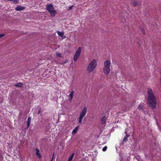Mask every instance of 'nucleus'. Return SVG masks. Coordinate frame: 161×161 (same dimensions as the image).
I'll return each mask as SVG.
<instances>
[{"instance_id":"6ab92c4d","label":"nucleus","mask_w":161,"mask_h":161,"mask_svg":"<svg viewBox=\"0 0 161 161\" xmlns=\"http://www.w3.org/2000/svg\"><path fill=\"white\" fill-rule=\"evenodd\" d=\"M56 54L57 57L59 58L61 57V53H56Z\"/></svg>"},{"instance_id":"412c9836","label":"nucleus","mask_w":161,"mask_h":161,"mask_svg":"<svg viewBox=\"0 0 161 161\" xmlns=\"http://www.w3.org/2000/svg\"><path fill=\"white\" fill-rule=\"evenodd\" d=\"M107 146H105L102 149V150L103 151H105L107 150Z\"/></svg>"},{"instance_id":"c85d7f7f","label":"nucleus","mask_w":161,"mask_h":161,"mask_svg":"<svg viewBox=\"0 0 161 161\" xmlns=\"http://www.w3.org/2000/svg\"><path fill=\"white\" fill-rule=\"evenodd\" d=\"M125 133L126 134L127 133L126 131H125Z\"/></svg>"},{"instance_id":"5701e85b","label":"nucleus","mask_w":161,"mask_h":161,"mask_svg":"<svg viewBox=\"0 0 161 161\" xmlns=\"http://www.w3.org/2000/svg\"><path fill=\"white\" fill-rule=\"evenodd\" d=\"M19 1V0H12V1L16 3H18Z\"/></svg>"},{"instance_id":"cd10ccee","label":"nucleus","mask_w":161,"mask_h":161,"mask_svg":"<svg viewBox=\"0 0 161 161\" xmlns=\"http://www.w3.org/2000/svg\"><path fill=\"white\" fill-rule=\"evenodd\" d=\"M40 110L38 112V114H39L40 113Z\"/></svg>"},{"instance_id":"f257e3e1","label":"nucleus","mask_w":161,"mask_h":161,"mask_svg":"<svg viewBox=\"0 0 161 161\" xmlns=\"http://www.w3.org/2000/svg\"><path fill=\"white\" fill-rule=\"evenodd\" d=\"M148 100L150 106L153 109L156 107L157 103L156 97L154 96L152 89L151 88H148L147 90Z\"/></svg>"},{"instance_id":"b1692460","label":"nucleus","mask_w":161,"mask_h":161,"mask_svg":"<svg viewBox=\"0 0 161 161\" xmlns=\"http://www.w3.org/2000/svg\"><path fill=\"white\" fill-rule=\"evenodd\" d=\"M141 30L142 31L143 34H145V31H144V29H142V28H141Z\"/></svg>"},{"instance_id":"9d476101","label":"nucleus","mask_w":161,"mask_h":161,"mask_svg":"<svg viewBox=\"0 0 161 161\" xmlns=\"http://www.w3.org/2000/svg\"><path fill=\"white\" fill-rule=\"evenodd\" d=\"M74 94V92L73 91H72L69 94V101H71L73 97V95Z\"/></svg>"},{"instance_id":"a878e982","label":"nucleus","mask_w":161,"mask_h":161,"mask_svg":"<svg viewBox=\"0 0 161 161\" xmlns=\"http://www.w3.org/2000/svg\"><path fill=\"white\" fill-rule=\"evenodd\" d=\"M54 153H53V157L52 158V159H51V161H53V158H54Z\"/></svg>"},{"instance_id":"1a4fd4ad","label":"nucleus","mask_w":161,"mask_h":161,"mask_svg":"<svg viewBox=\"0 0 161 161\" xmlns=\"http://www.w3.org/2000/svg\"><path fill=\"white\" fill-rule=\"evenodd\" d=\"M25 8L24 7L19 5L15 8V10L17 11H20L24 10Z\"/></svg>"},{"instance_id":"ddd939ff","label":"nucleus","mask_w":161,"mask_h":161,"mask_svg":"<svg viewBox=\"0 0 161 161\" xmlns=\"http://www.w3.org/2000/svg\"><path fill=\"white\" fill-rule=\"evenodd\" d=\"M31 118L30 117H29L28 118L27 121V128L31 124Z\"/></svg>"},{"instance_id":"39448f33","label":"nucleus","mask_w":161,"mask_h":161,"mask_svg":"<svg viewBox=\"0 0 161 161\" xmlns=\"http://www.w3.org/2000/svg\"><path fill=\"white\" fill-rule=\"evenodd\" d=\"M87 111V108L85 106L83 108V110L80 113L78 119V123L81 124L83 117L86 115Z\"/></svg>"},{"instance_id":"0eeeda50","label":"nucleus","mask_w":161,"mask_h":161,"mask_svg":"<svg viewBox=\"0 0 161 161\" xmlns=\"http://www.w3.org/2000/svg\"><path fill=\"white\" fill-rule=\"evenodd\" d=\"M57 33L59 36L61 37L62 39H63L65 38L66 37L64 36V33L63 32H60L59 31H57Z\"/></svg>"},{"instance_id":"6e6552de","label":"nucleus","mask_w":161,"mask_h":161,"mask_svg":"<svg viewBox=\"0 0 161 161\" xmlns=\"http://www.w3.org/2000/svg\"><path fill=\"white\" fill-rule=\"evenodd\" d=\"M35 154L37 156V157L38 158H42V156L40 153V151L39 149L38 148H36L35 149Z\"/></svg>"},{"instance_id":"f03ea898","label":"nucleus","mask_w":161,"mask_h":161,"mask_svg":"<svg viewBox=\"0 0 161 161\" xmlns=\"http://www.w3.org/2000/svg\"><path fill=\"white\" fill-rule=\"evenodd\" d=\"M97 66V60L93 59L92 60L87 66L86 70L88 73L92 72L96 68Z\"/></svg>"},{"instance_id":"393cba45","label":"nucleus","mask_w":161,"mask_h":161,"mask_svg":"<svg viewBox=\"0 0 161 161\" xmlns=\"http://www.w3.org/2000/svg\"><path fill=\"white\" fill-rule=\"evenodd\" d=\"M72 8V6H70L69 7V10H71Z\"/></svg>"},{"instance_id":"9b49d317","label":"nucleus","mask_w":161,"mask_h":161,"mask_svg":"<svg viewBox=\"0 0 161 161\" xmlns=\"http://www.w3.org/2000/svg\"><path fill=\"white\" fill-rule=\"evenodd\" d=\"M144 107V104L143 103L140 104L138 107V109L140 110L143 111V107Z\"/></svg>"},{"instance_id":"a211bd4d","label":"nucleus","mask_w":161,"mask_h":161,"mask_svg":"<svg viewBox=\"0 0 161 161\" xmlns=\"http://www.w3.org/2000/svg\"><path fill=\"white\" fill-rule=\"evenodd\" d=\"M23 84L21 83H17L15 86H19V87H22V86Z\"/></svg>"},{"instance_id":"f8f14e48","label":"nucleus","mask_w":161,"mask_h":161,"mask_svg":"<svg viewBox=\"0 0 161 161\" xmlns=\"http://www.w3.org/2000/svg\"><path fill=\"white\" fill-rule=\"evenodd\" d=\"M106 120V118L105 116L103 117L101 119V122L102 124H104Z\"/></svg>"},{"instance_id":"aec40b11","label":"nucleus","mask_w":161,"mask_h":161,"mask_svg":"<svg viewBox=\"0 0 161 161\" xmlns=\"http://www.w3.org/2000/svg\"><path fill=\"white\" fill-rule=\"evenodd\" d=\"M17 155L18 157L17 156V158H21V154L20 152H18L17 153Z\"/></svg>"},{"instance_id":"4be33fe9","label":"nucleus","mask_w":161,"mask_h":161,"mask_svg":"<svg viewBox=\"0 0 161 161\" xmlns=\"http://www.w3.org/2000/svg\"><path fill=\"white\" fill-rule=\"evenodd\" d=\"M5 35V34H0V39L3 36H4Z\"/></svg>"},{"instance_id":"423d86ee","label":"nucleus","mask_w":161,"mask_h":161,"mask_svg":"<svg viewBox=\"0 0 161 161\" xmlns=\"http://www.w3.org/2000/svg\"><path fill=\"white\" fill-rule=\"evenodd\" d=\"M81 48L80 47H79L75 52L74 57V60L75 61H76L77 60L81 53Z\"/></svg>"},{"instance_id":"4468645a","label":"nucleus","mask_w":161,"mask_h":161,"mask_svg":"<svg viewBox=\"0 0 161 161\" xmlns=\"http://www.w3.org/2000/svg\"><path fill=\"white\" fill-rule=\"evenodd\" d=\"M130 3L134 6H135L137 4V2L136 1L132 0L131 1Z\"/></svg>"},{"instance_id":"bb28decb","label":"nucleus","mask_w":161,"mask_h":161,"mask_svg":"<svg viewBox=\"0 0 161 161\" xmlns=\"http://www.w3.org/2000/svg\"><path fill=\"white\" fill-rule=\"evenodd\" d=\"M67 62V60H66L63 63V64H65V63H66Z\"/></svg>"},{"instance_id":"20e7f679","label":"nucleus","mask_w":161,"mask_h":161,"mask_svg":"<svg viewBox=\"0 0 161 161\" xmlns=\"http://www.w3.org/2000/svg\"><path fill=\"white\" fill-rule=\"evenodd\" d=\"M46 9L49 13L51 16H54L57 13V11L54 10L53 5L52 4H49L46 6Z\"/></svg>"},{"instance_id":"f3484780","label":"nucleus","mask_w":161,"mask_h":161,"mask_svg":"<svg viewBox=\"0 0 161 161\" xmlns=\"http://www.w3.org/2000/svg\"><path fill=\"white\" fill-rule=\"evenodd\" d=\"M129 136V135H126L124 137L123 139V141L124 142H125L127 140V139L128 138V137Z\"/></svg>"},{"instance_id":"2eb2a0df","label":"nucleus","mask_w":161,"mask_h":161,"mask_svg":"<svg viewBox=\"0 0 161 161\" xmlns=\"http://www.w3.org/2000/svg\"><path fill=\"white\" fill-rule=\"evenodd\" d=\"M78 129V127H75L72 131V134H75L76 131H77Z\"/></svg>"},{"instance_id":"dca6fc26","label":"nucleus","mask_w":161,"mask_h":161,"mask_svg":"<svg viewBox=\"0 0 161 161\" xmlns=\"http://www.w3.org/2000/svg\"><path fill=\"white\" fill-rule=\"evenodd\" d=\"M74 153L72 154L71 156L69 158L68 161H71L74 157Z\"/></svg>"},{"instance_id":"7ed1b4c3","label":"nucleus","mask_w":161,"mask_h":161,"mask_svg":"<svg viewBox=\"0 0 161 161\" xmlns=\"http://www.w3.org/2000/svg\"><path fill=\"white\" fill-rule=\"evenodd\" d=\"M111 65L110 61L107 60L104 63V67L103 70L104 73L106 75H108L110 72V67Z\"/></svg>"}]
</instances>
